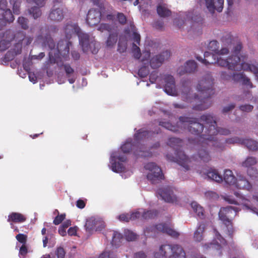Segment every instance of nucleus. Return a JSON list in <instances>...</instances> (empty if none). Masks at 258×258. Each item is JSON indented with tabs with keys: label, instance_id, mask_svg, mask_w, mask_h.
<instances>
[{
	"label": "nucleus",
	"instance_id": "obj_62",
	"mask_svg": "<svg viewBox=\"0 0 258 258\" xmlns=\"http://www.w3.org/2000/svg\"><path fill=\"white\" fill-rule=\"evenodd\" d=\"M253 106L249 104H245L240 106V109L242 111L245 112H250L253 109Z\"/></svg>",
	"mask_w": 258,
	"mask_h": 258
},
{
	"label": "nucleus",
	"instance_id": "obj_55",
	"mask_svg": "<svg viewBox=\"0 0 258 258\" xmlns=\"http://www.w3.org/2000/svg\"><path fill=\"white\" fill-rule=\"evenodd\" d=\"M27 235L24 234H18L16 235V238L20 243L23 244H26L27 241Z\"/></svg>",
	"mask_w": 258,
	"mask_h": 258
},
{
	"label": "nucleus",
	"instance_id": "obj_25",
	"mask_svg": "<svg viewBox=\"0 0 258 258\" xmlns=\"http://www.w3.org/2000/svg\"><path fill=\"white\" fill-rule=\"evenodd\" d=\"M201 173H203V174L206 175L209 179L217 182H220L223 181L222 176L216 169L212 168L203 169Z\"/></svg>",
	"mask_w": 258,
	"mask_h": 258
},
{
	"label": "nucleus",
	"instance_id": "obj_8",
	"mask_svg": "<svg viewBox=\"0 0 258 258\" xmlns=\"http://www.w3.org/2000/svg\"><path fill=\"white\" fill-rule=\"evenodd\" d=\"M121 151L123 153H129L133 151L134 154L138 157H151L152 154L148 151H145V147L143 145H135L132 139H128L121 147Z\"/></svg>",
	"mask_w": 258,
	"mask_h": 258
},
{
	"label": "nucleus",
	"instance_id": "obj_24",
	"mask_svg": "<svg viewBox=\"0 0 258 258\" xmlns=\"http://www.w3.org/2000/svg\"><path fill=\"white\" fill-rule=\"evenodd\" d=\"M151 228L152 230H154L159 232H162L163 233H166L168 235L173 237L176 238L178 237L179 235L178 232L168 227L166 224H158L153 226Z\"/></svg>",
	"mask_w": 258,
	"mask_h": 258
},
{
	"label": "nucleus",
	"instance_id": "obj_33",
	"mask_svg": "<svg viewBox=\"0 0 258 258\" xmlns=\"http://www.w3.org/2000/svg\"><path fill=\"white\" fill-rule=\"evenodd\" d=\"M157 12L160 17L165 18L170 16L171 11L165 5H159L157 7Z\"/></svg>",
	"mask_w": 258,
	"mask_h": 258
},
{
	"label": "nucleus",
	"instance_id": "obj_14",
	"mask_svg": "<svg viewBox=\"0 0 258 258\" xmlns=\"http://www.w3.org/2000/svg\"><path fill=\"white\" fill-rule=\"evenodd\" d=\"M85 226L86 230L91 233L93 231H101L104 228L105 224L102 220L91 218L87 220Z\"/></svg>",
	"mask_w": 258,
	"mask_h": 258
},
{
	"label": "nucleus",
	"instance_id": "obj_57",
	"mask_svg": "<svg viewBox=\"0 0 258 258\" xmlns=\"http://www.w3.org/2000/svg\"><path fill=\"white\" fill-rule=\"evenodd\" d=\"M247 174L251 178H256L257 175V171L256 168H249L247 170Z\"/></svg>",
	"mask_w": 258,
	"mask_h": 258
},
{
	"label": "nucleus",
	"instance_id": "obj_43",
	"mask_svg": "<svg viewBox=\"0 0 258 258\" xmlns=\"http://www.w3.org/2000/svg\"><path fill=\"white\" fill-rule=\"evenodd\" d=\"M17 22L22 29L27 30L28 28V20L27 19L23 17H20Z\"/></svg>",
	"mask_w": 258,
	"mask_h": 258
},
{
	"label": "nucleus",
	"instance_id": "obj_16",
	"mask_svg": "<svg viewBox=\"0 0 258 258\" xmlns=\"http://www.w3.org/2000/svg\"><path fill=\"white\" fill-rule=\"evenodd\" d=\"M46 0H27L29 4H35L38 7H33L29 9V13L34 19H37L41 16L42 12L40 8L43 7Z\"/></svg>",
	"mask_w": 258,
	"mask_h": 258
},
{
	"label": "nucleus",
	"instance_id": "obj_30",
	"mask_svg": "<svg viewBox=\"0 0 258 258\" xmlns=\"http://www.w3.org/2000/svg\"><path fill=\"white\" fill-rule=\"evenodd\" d=\"M205 229V224L204 223H201L194 232V239L198 242L201 241L203 239V233Z\"/></svg>",
	"mask_w": 258,
	"mask_h": 258
},
{
	"label": "nucleus",
	"instance_id": "obj_50",
	"mask_svg": "<svg viewBox=\"0 0 258 258\" xmlns=\"http://www.w3.org/2000/svg\"><path fill=\"white\" fill-rule=\"evenodd\" d=\"M114 246H118L119 244H116V242H121L123 240L122 236L116 231H114Z\"/></svg>",
	"mask_w": 258,
	"mask_h": 258
},
{
	"label": "nucleus",
	"instance_id": "obj_63",
	"mask_svg": "<svg viewBox=\"0 0 258 258\" xmlns=\"http://www.w3.org/2000/svg\"><path fill=\"white\" fill-rule=\"evenodd\" d=\"M141 213L138 211L133 212L132 214H130V220H135L137 219H139L142 217Z\"/></svg>",
	"mask_w": 258,
	"mask_h": 258
},
{
	"label": "nucleus",
	"instance_id": "obj_48",
	"mask_svg": "<svg viewBox=\"0 0 258 258\" xmlns=\"http://www.w3.org/2000/svg\"><path fill=\"white\" fill-rule=\"evenodd\" d=\"M149 74V70L148 67L143 66L138 71V75L141 78L147 77Z\"/></svg>",
	"mask_w": 258,
	"mask_h": 258
},
{
	"label": "nucleus",
	"instance_id": "obj_61",
	"mask_svg": "<svg viewBox=\"0 0 258 258\" xmlns=\"http://www.w3.org/2000/svg\"><path fill=\"white\" fill-rule=\"evenodd\" d=\"M150 54L151 53L150 51H145L143 52V57L141 60L144 64H146V63L145 62V61H147V62L148 61L150 56Z\"/></svg>",
	"mask_w": 258,
	"mask_h": 258
},
{
	"label": "nucleus",
	"instance_id": "obj_1",
	"mask_svg": "<svg viewBox=\"0 0 258 258\" xmlns=\"http://www.w3.org/2000/svg\"><path fill=\"white\" fill-rule=\"evenodd\" d=\"M179 121L184 126H187L188 131L192 134L199 136V141L202 142V147L198 150V156L203 162H208L211 156L207 151L205 145L208 142L215 141V136L228 135L230 130L217 127V122L213 116L210 114H204L200 118L187 116H180Z\"/></svg>",
	"mask_w": 258,
	"mask_h": 258
},
{
	"label": "nucleus",
	"instance_id": "obj_13",
	"mask_svg": "<svg viewBox=\"0 0 258 258\" xmlns=\"http://www.w3.org/2000/svg\"><path fill=\"white\" fill-rule=\"evenodd\" d=\"M242 61H243V60L241 61L240 58L239 57V56L236 55H232L226 59H218L217 61V64L219 66L227 67L229 70H230L240 71L241 70H237L236 69H232L230 67V66L231 65H235L234 63H235V64H241Z\"/></svg>",
	"mask_w": 258,
	"mask_h": 258
},
{
	"label": "nucleus",
	"instance_id": "obj_10",
	"mask_svg": "<svg viewBox=\"0 0 258 258\" xmlns=\"http://www.w3.org/2000/svg\"><path fill=\"white\" fill-rule=\"evenodd\" d=\"M234 195L241 200V204L247 209H250L254 213H258V208L254 206L256 204V206L258 205V194L253 196L252 202L241 195L238 192H234Z\"/></svg>",
	"mask_w": 258,
	"mask_h": 258
},
{
	"label": "nucleus",
	"instance_id": "obj_51",
	"mask_svg": "<svg viewBox=\"0 0 258 258\" xmlns=\"http://www.w3.org/2000/svg\"><path fill=\"white\" fill-rule=\"evenodd\" d=\"M242 48V45L241 42L240 41H237L232 50V52L234 54V55H238Z\"/></svg>",
	"mask_w": 258,
	"mask_h": 258
},
{
	"label": "nucleus",
	"instance_id": "obj_31",
	"mask_svg": "<svg viewBox=\"0 0 258 258\" xmlns=\"http://www.w3.org/2000/svg\"><path fill=\"white\" fill-rule=\"evenodd\" d=\"M151 132L145 130L143 128H141L137 131L135 134L134 138V140L139 142L146 138H148L151 135Z\"/></svg>",
	"mask_w": 258,
	"mask_h": 258
},
{
	"label": "nucleus",
	"instance_id": "obj_37",
	"mask_svg": "<svg viewBox=\"0 0 258 258\" xmlns=\"http://www.w3.org/2000/svg\"><path fill=\"white\" fill-rule=\"evenodd\" d=\"M256 163L257 160L255 157H248L242 162V166L248 169L249 168H253L252 166L255 165Z\"/></svg>",
	"mask_w": 258,
	"mask_h": 258
},
{
	"label": "nucleus",
	"instance_id": "obj_17",
	"mask_svg": "<svg viewBox=\"0 0 258 258\" xmlns=\"http://www.w3.org/2000/svg\"><path fill=\"white\" fill-rule=\"evenodd\" d=\"M164 80L165 82L164 91L168 95L174 96L176 94L175 80L171 75L165 76Z\"/></svg>",
	"mask_w": 258,
	"mask_h": 258
},
{
	"label": "nucleus",
	"instance_id": "obj_7",
	"mask_svg": "<svg viewBox=\"0 0 258 258\" xmlns=\"http://www.w3.org/2000/svg\"><path fill=\"white\" fill-rule=\"evenodd\" d=\"M78 34L80 44L84 52L90 51L93 54H96L100 49L99 42L96 41L94 37H90L88 33H76Z\"/></svg>",
	"mask_w": 258,
	"mask_h": 258
},
{
	"label": "nucleus",
	"instance_id": "obj_15",
	"mask_svg": "<svg viewBox=\"0 0 258 258\" xmlns=\"http://www.w3.org/2000/svg\"><path fill=\"white\" fill-rule=\"evenodd\" d=\"M170 56V52L168 50H166L162 52L161 54L154 56L150 61L151 67L152 69L159 68L165 59L169 58Z\"/></svg>",
	"mask_w": 258,
	"mask_h": 258
},
{
	"label": "nucleus",
	"instance_id": "obj_34",
	"mask_svg": "<svg viewBox=\"0 0 258 258\" xmlns=\"http://www.w3.org/2000/svg\"><path fill=\"white\" fill-rule=\"evenodd\" d=\"M209 56H212L213 58L214 56L212 55L210 52L206 51L204 53V58H202L201 56H197V59L206 66L211 64H217L215 59L214 58L213 60H209L208 58Z\"/></svg>",
	"mask_w": 258,
	"mask_h": 258
},
{
	"label": "nucleus",
	"instance_id": "obj_9",
	"mask_svg": "<svg viewBox=\"0 0 258 258\" xmlns=\"http://www.w3.org/2000/svg\"><path fill=\"white\" fill-rule=\"evenodd\" d=\"M146 170L150 171L147 177L152 184L158 183L164 177L161 169L155 163L150 162L147 163L145 166Z\"/></svg>",
	"mask_w": 258,
	"mask_h": 258
},
{
	"label": "nucleus",
	"instance_id": "obj_32",
	"mask_svg": "<svg viewBox=\"0 0 258 258\" xmlns=\"http://www.w3.org/2000/svg\"><path fill=\"white\" fill-rule=\"evenodd\" d=\"M223 179L228 184H234L235 183L236 178L233 174L231 170L226 169L224 171Z\"/></svg>",
	"mask_w": 258,
	"mask_h": 258
},
{
	"label": "nucleus",
	"instance_id": "obj_3",
	"mask_svg": "<svg viewBox=\"0 0 258 258\" xmlns=\"http://www.w3.org/2000/svg\"><path fill=\"white\" fill-rule=\"evenodd\" d=\"M100 20L109 22L111 24L101 23L98 28V30L102 32L104 31L110 32L113 23V14L111 12H109L108 10L100 9L99 11L96 9H92L88 11L86 21L89 25L95 26L100 22Z\"/></svg>",
	"mask_w": 258,
	"mask_h": 258
},
{
	"label": "nucleus",
	"instance_id": "obj_20",
	"mask_svg": "<svg viewBox=\"0 0 258 258\" xmlns=\"http://www.w3.org/2000/svg\"><path fill=\"white\" fill-rule=\"evenodd\" d=\"M16 36L14 33H0V51L7 49Z\"/></svg>",
	"mask_w": 258,
	"mask_h": 258
},
{
	"label": "nucleus",
	"instance_id": "obj_2",
	"mask_svg": "<svg viewBox=\"0 0 258 258\" xmlns=\"http://www.w3.org/2000/svg\"><path fill=\"white\" fill-rule=\"evenodd\" d=\"M214 79L211 74H206L199 81L197 86L198 95H195L194 97L190 96L189 92L183 96L187 102H192L193 100H198L199 103L193 106L195 110H204L209 108L212 105L211 97L215 93L213 88Z\"/></svg>",
	"mask_w": 258,
	"mask_h": 258
},
{
	"label": "nucleus",
	"instance_id": "obj_4",
	"mask_svg": "<svg viewBox=\"0 0 258 258\" xmlns=\"http://www.w3.org/2000/svg\"><path fill=\"white\" fill-rule=\"evenodd\" d=\"M182 144V140L179 138H169L167 145L175 150V156L170 154H167L166 156L167 160L176 162L185 170H188L191 160L181 150Z\"/></svg>",
	"mask_w": 258,
	"mask_h": 258
},
{
	"label": "nucleus",
	"instance_id": "obj_38",
	"mask_svg": "<svg viewBox=\"0 0 258 258\" xmlns=\"http://www.w3.org/2000/svg\"><path fill=\"white\" fill-rule=\"evenodd\" d=\"M3 17L8 22H12L14 20V17L11 12V11L8 9L3 11Z\"/></svg>",
	"mask_w": 258,
	"mask_h": 258
},
{
	"label": "nucleus",
	"instance_id": "obj_42",
	"mask_svg": "<svg viewBox=\"0 0 258 258\" xmlns=\"http://www.w3.org/2000/svg\"><path fill=\"white\" fill-rule=\"evenodd\" d=\"M218 48L219 43L216 40L211 41L208 45V49L213 51L215 54L218 51Z\"/></svg>",
	"mask_w": 258,
	"mask_h": 258
},
{
	"label": "nucleus",
	"instance_id": "obj_46",
	"mask_svg": "<svg viewBox=\"0 0 258 258\" xmlns=\"http://www.w3.org/2000/svg\"><path fill=\"white\" fill-rule=\"evenodd\" d=\"M57 30L55 26H47L45 25L44 26H41L40 32H55Z\"/></svg>",
	"mask_w": 258,
	"mask_h": 258
},
{
	"label": "nucleus",
	"instance_id": "obj_28",
	"mask_svg": "<svg viewBox=\"0 0 258 258\" xmlns=\"http://www.w3.org/2000/svg\"><path fill=\"white\" fill-rule=\"evenodd\" d=\"M236 186L239 189H246L249 191L252 188V185L250 182L244 177H239L236 179L235 182Z\"/></svg>",
	"mask_w": 258,
	"mask_h": 258
},
{
	"label": "nucleus",
	"instance_id": "obj_6",
	"mask_svg": "<svg viewBox=\"0 0 258 258\" xmlns=\"http://www.w3.org/2000/svg\"><path fill=\"white\" fill-rule=\"evenodd\" d=\"M238 212V209L237 208L232 206H227L221 208L219 212V219L227 227V234L231 238L232 237L234 230L232 221L230 218L235 216Z\"/></svg>",
	"mask_w": 258,
	"mask_h": 258
},
{
	"label": "nucleus",
	"instance_id": "obj_52",
	"mask_svg": "<svg viewBox=\"0 0 258 258\" xmlns=\"http://www.w3.org/2000/svg\"><path fill=\"white\" fill-rule=\"evenodd\" d=\"M10 1L11 3H13V10L14 13L17 15L19 14L20 13V9H19L20 5V2L18 1H16L15 2L13 1L12 0H10Z\"/></svg>",
	"mask_w": 258,
	"mask_h": 258
},
{
	"label": "nucleus",
	"instance_id": "obj_44",
	"mask_svg": "<svg viewBox=\"0 0 258 258\" xmlns=\"http://www.w3.org/2000/svg\"><path fill=\"white\" fill-rule=\"evenodd\" d=\"M205 196L207 200H216L219 198L218 195L213 191H207L205 193Z\"/></svg>",
	"mask_w": 258,
	"mask_h": 258
},
{
	"label": "nucleus",
	"instance_id": "obj_35",
	"mask_svg": "<svg viewBox=\"0 0 258 258\" xmlns=\"http://www.w3.org/2000/svg\"><path fill=\"white\" fill-rule=\"evenodd\" d=\"M159 125L174 133L178 131V127L177 125H172L168 121L163 120L160 121H159Z\"/></svg>",
	"mask_w": 258,
	"mask_h": 258
},
{
	"label": "nucleus",
	"instance_id": "obj_49",
	"mask_svg": "<svg viewBox=\"0 0 258 258\" xmlns=\"http://www.w3.org/2000/svg\"><path fill=\"white\" fill-rule=\"evenodd\" d=\"M64 70L66 73L68 78H70L71 75L74 74V70L71 67L69 64H64L63 65Z\"/></svg>",
	"mask_w": 258,
	"mask_h": 258
},
{
	"label": "nucleus",
	"instance_id": "obj_23",
	"mask_svg": "<svg viewBox=\"0 0 258 258\" xmlns=\"http://www.w3.org/2000/svg\"><path fill=\"white\" fill-rule=\"evenodd\" d=\"M207 9L211 13L213 14L215 10H217L219 12H222L224 0H205Z\"/></svg>",
	"mask_w": 258,
	"mask_h": 258
},
{
	"label": "nucleus",
	"instance_id": "obj_54",
	"mask_svg": "<svg viewBox=\"0 0 258 258\" xmlns=\"http://www.w3.org/2000/svg\"><path fill=\"white\" fill-rule=\"evenodd\" d=\"M91 1L94 4V5L98 6L100 9L106 10V8L105 5V1L103 0H91Z\"/></svg>",
	"mask_w": 258,
	"mask_h": 258
},
{
	"label": "nucleus",
	"instance_id": "obj_36",
	"mask_svg": "<svg viewBox=\"0 0 258 258\" xmlns=\"http://www.w3.org/2000/svg\"><path fill=\"white\" fill-rule=\"evenodd\" d=\"M191 207L194 211L197 214V215L202 218L204 216V209L199 204L196 202H193L191 203Z\"/></svg>",
	"mask_w": 258,
	"mask_h": 258
},
{
	"label": "nucleus",
	"instance_id": "obj_18",
	"mask_svg": "<svg viewBox=\"0 0 258 258\" xmlns=\"http://www.w3.org/2000/svg\"><path fill=\"white\" fill-rule=\"evenodd\" d=\"M37 41L41 43L43 47H48L51 50L54 49L55 46L50 33H41L37 37Z\"/></svg>",
	"mask_w": 258,
	"mask_h": 258
},
{
	"label": "nucleus",
	"instance_id": "obj_11",
	"mask_svg": "<svg viewBox=\"0 0 258 258\" xmlns=\"http://www.w3.org/2000/svg\"><path fill=\"white\" fill-rule=\"evenodd\" d=\"M226 142L229 144L238 143L245 145L249 150L256 151L258 150V142L252 139H244L235 137L227 139Z\"/></svg>",
	"mask_w": 258,
	"mask_h": 258
},
{
	"label": "nucleus",
	"instance_id": "obj_21",
	"mask_svg": "<svg viewBox=\"0 0 258 258\" xmlns=\"http://www.w3.org/2000/svg\"><path fill=\"white\" fill-rule=\"evenodd\" d=\"M230 67L237 70H243L253 73L258 79V67L255 65L245 63L244 61H242L241 64L231 65Z\"/></svg>",
	"mask_w": 258,
	"mask_h": 258
},
{
	"label": "nucleus",
	"instance_id": "obj_5",
	"mask_svg": "<svg viewBox=\"0 0 258 258\" xmlns=\"http://www.w3.org/2000/svg\"><path fill=\"white\" fill-rule=\"evenodd\" d=\"M156 258H186L185 252L179 244H164L160 246L159 252L155 254Z\"/></svg>",
	"mask_w": 258,
	"mask_h": 258
},
{
	"label": "nucleus",
	"instance_id": "obj_22",
	"mask_svg": "<svg viewBox=\"0 0 258 258\" xmlns=\"http://www.w3.org/2000/svg\"><path fill=\"white\" fill-rule=\"evenodd\" d=\"M117 21L121 25H124L126 22L127 26L124 32H137V28L133 21L127 22L126 16L122 13H118L116 16Z\"/></svg>",
	"mask_w": 258,
	"mask_h": 258
},
{
	"label": "nucleus",
	"instance_id": "obj_45",
	"mask_svg": "<svg viewBox=\"0 0 258 258\" xmlns=\"http://www.w3.org/2000/svg\"><path fill=\"white\" fill-rule=\"evenodd\" d=\"M132 53L134 54V57L139 59L141 56V53L140 48L135 43H133V46L132 48Z\"/></svg>",
	"mask_w": 258,
	"mask_h": 258
},
{
	"label": "nucleus",
	"instance_id": "obj_26",
	"mask_svg": "<svg viewBox=\"0 0 258 258\" xmlns=\"http://www.w3.org/2000/svg\"><path fill=\"white\" fill-rule=\"evenodd\" d=\"M197 67V64L195 60H190L186 62L184 67L179 68L178 71L180 75H183L185 73H191L195 72Z\"/></svg>",
	"mask_w": 258,
	"mask_h": 258
},
{
	"label": "nucleus",
	"instance_id": "obj_58",
	"mask_svg": "<svg viewBox=\"0 0 258 258\" xmlns=\"http://www.w3.org/2000/svg\"><path fill=\"white\" fill-rule=\"evenodd\" d=\"M56 254L57 258H64L66 252L62 247H59L57 248L56 251Z\"/></svg>",
	"mask_w": 258,
	"mask_h": 258
},
{
	"label": "nucleus",
	"instance_id": "obj_47",
	"mask_svg": "<svg viewBox=\"0 0 258 258\" xmlns=\"http://www.w3.org/2000/svg\"><path fill=\"white\" fill-rule=\"evenodd\" d=\"M245 75L243 73H233L232 74V79L234 82H239L243 81V78H244Z\"/></svg>",
	"mask_w": 258,
	"mask_h": 258
},
{
	"label": "nucleus",
	"instance_id": "obj_39",
	"mask_svg": "<svg viewBox=\"0 0 258 258\" xmlns=\"http://www.w3.org/2000/svg\"><path fill=\"white\" fill-rule=\"evenodd\" d=\"M157 215V212L156 210H149L144 212L142 215L143 219H150L155 218Z\"/></svg>",
	"mask_w": 258,
	"mask_h": 258
},
{
	"label": "nucleus",
	"instance_id": "obj_53",
	"mask_svg": "<svg viewBox=\"0 0 258 258\" xmlns=\"http://www.w3.org/2000/svg\"><path fill=\"white\" fill-rule=\"evenodd\" d=\"M65 217H66L65 214H60V215L58 214L54 218V219L53 221V223L56 225H57L62 222V221L65 219Z\"/></svg>",
	"mask_w": 258,
	"mask_h": 258
},
{
	"label": "nucleus",
	"instance_id": "obj_40",
	"mask_svg": "<svg viewBox=\"0 0 258 258\" xmlns=\"http://www.w3.org/2000/svg\"><path fill=\"white\" fill-rule=\"evenodd\" d=\"M125 170V167L122 162H117L114 156V172H122Z\"/></svg>",
	"mask_w": 258,
	"mask_h": 258
},
{
	"label": "nucleus",
	"instance_id": "obj_29",
	"mask_svg": "<svg viewBox=\"0 0 258 258\" xmlns=\"http://www.w3.org/2000/svg\"><path fill=\"white\" fill-rule=\"evenodd\" d=\"M26 220V217L19 213L12 212L8 215L7 221L9 222L23 223Z\"/></svg>",
	"mask_w": 258,
	"mask_h": 258
},
{
	"label": "nucleus",
	"instance_id": "obj_59",
	"mask_svg": "<svg viewBox=\"0 0 258 258\" xmlns=\"http://www.w3.org/2000/svg\"><path fill=\"white\" fill-rule=\"evenodd\" d=\"M130 214H122L120 215L118 218L121 222H128L130 221Z\"/></svg>",
	"mask_w": 258,
	"mask_h": 258
},
{
	"label": "nucleus",
	"instance_id": "obj_41",
	"mask_svg": "<svg viewBox=\"0 0 258 258\" xmlns=\"http://www.w3.org/2000/svg\"><path fill=\"white\" fill-rule=\"evenodd\" d=\"M124 234L125 239L128 241H134L137 238V235L130 230H125Z\"/></svg>",
	"mask_w": 258,
	"mask_h": 258
},
{
	"label": "nucleus",
	"instance_id": "obj_64",
	"mask_svg": "<svg viewBox=\"0 0 258 258\" xmlns=\"http://www.w3.org/2000/svg\"><path fill=\"white\" fill-rule=\"evenodd\" d=\"M112 253L110 251H104L99 256L98 258H112Z\"/></svg>",
	"mask_w": 258,
	"mask_h": 258
},
{
	"label": "nucleus",
	"instance_id": "obj_56",
	"mask_svg": "<svg viewBox=\"0 0 258 258\" xmlns=\"http://www.w3.org/2000/svg\"><path fill=\"white\" fill-rule=\"evenodd\" d=\"M232 74L229 72L223 71L221 72V78L223 80H229L232 79Z\"/></svg>",
	"mask_w": 258,
	"mask_h": 258
},
{
	"label": "nucleus",
	"instance_id": "obj_12",
	"mask_svg": "<svg viewBox=\"0 0 258 258\" xmlns=\"http://www.w3.org/2000/svg\"><path fill=\"white\" fill-rule=\"evenodd\" d=\"M157 194L166 202L174 203L177 202V198L173 194V190L170 186L159 188L157 190Z\"/></svg>",
	"mask_w": 258,
	"mask_h": 258
},
{
	"label": "nucleus",
	"instance_id": "obj_19",
	"mask_svg": "<svg viewBox=\"0 0 258 258\" xmlns=\"http://www.w3.org/2000/svg\"><path fill=\"white\" fill-rule=\"evenodd\" d=\"M64 17V13L62 8L54 6L50 11L48 19L52 21L58 22L61 21Z\"/></svg>",
	"mask_w": 258,
	"mask_h": 258
},
{
	"label": "nucleus",
	"instance_id": "obj_60",
	"mask_svg": "<svg viewBox=\"0 0 258 258\" xmlns=\"http://www.w3.org/2000/svg\"><path fill=\"white\" fill-rule=\"evenodd\" d=\"M191 19L192 21L198 24V25L202 24L203 21V18L200 15H198L191 17Z\"/></svg>",
	"mask_w": 258,
	"mask_h": 258
},
{
	"label": "nucleus",
	"instance_id": "obj_27",
	"mask_svg": "<svg viewBox=\"0 0 258 258\" xmlns=\"http://www.w3.org/2000/svg\"><path fill=\"white\" fill-rule=\"evenodd\" d=\"M63 30L64 32H81V28L77 23L69 21L64 25Z\"/></svg>",
	"mask_w": 258,
	"mask_h": 258
}]
</instances>
